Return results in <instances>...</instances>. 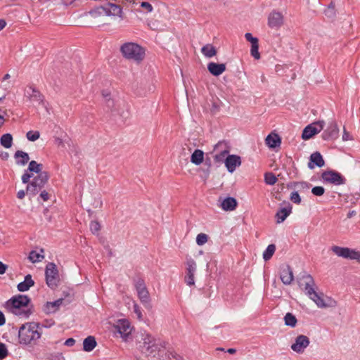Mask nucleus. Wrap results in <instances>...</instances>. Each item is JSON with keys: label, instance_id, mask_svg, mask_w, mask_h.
Listing matches in <instances>:
<instances>
[{"label": "nucleus", "instance_id": "nucleus-1", "mask_svg": "<svg viewBox=\"0 0 360 360\" xmlns=\"http://www.w3.org/2000/svg\"><path fill=\"white\" fill-rule=\"evenodd\" d=\"M30 301V298L26 295H15L6 302L5 307L8 311L20 318H27L31 314L28 307Z\"/></svg>", "mask_w": 360, "mask_h": 360}, {"label": "nucleus", "instance_id": "nucleus-2", "mask_svg": "<svg viewBox=\"0 0 360 360\" xmlns=\"http://www.w3.org/2000/svg\"><path fill=\"white\" fill-rule=\"evenodd\" d=\"M39 325L34 322H29L23 324L18 330L19 343L25 345H35L41 338Z\"/></svg>", "mask_w": 360, "mask_h": 360}, {"label": "nucleus", "instance_id": "nucleus-3", "mask_svg": "<svg viewBox=\"0 0 360 360\" xmlns=\"http://www.w3.org/2000/svg\"><path fill=\"white\" fill-rule=\"evenodd\" d=\"M120 52L127 60L136 63L142 62L146 56L145 49L134 42H126L120 46Z\"/></svg>", "mask_w": 360, "mask_h": 360}, {"label": "nucleus", "instance_id": "nucleus-4", "mask_svg": "<svg viewBox=\"0 0 360 360\" xmlns=\"http://www.w3.org/2000/svg\"><path fill=\"white\" fill-rule=\"evenodd\" d=\"M89 15L94 19L104 16H118L122 20L124 18L122 8L112 3L96 7L89 12Z\"/></svg>", "mask_w": 360, "mask_h": 360}, {"label": "nucleus", "instance_id": "nucleus-5", "mask_svg": "<svg viewBox=\"0 0 360 360\" xmlns=\"http://www.w3.org/2000/svg\"><path fill=\"white\" fill-rule=\"evenodd\" d=\"M45 276L48 286L52 289L56 288L59 282V275L56 265L54 263L49 262L46 265Z\"/></svg>", "mask_w": 360, "mask_h": 360}, {"label": "nucleus", "instance_id": "nucleus-6", "mask_svg": "<svg viewBox=\"0 0 360 360\" xmlns=\"http://www.w3.org/2000/svg\"><path fill=\"white\" fill-rule=\"evenodd\" d=\"M331 251L338 257L345 259L356 260L360 262V252L349 248L333 245L331 247Z\"/></svg>", "mask_w": 360, "mask_h": 360}, {"label": "nucleus", "instance_id": "nucleus-7", "mask_svg": "<svg viewBox=\"0 0 360 360\" xmlns=\"http://www.w3.org/2000/svg\"><path fill=\"white\" fill-rule=\"evenodd\" d=\"M142 347L144 352L148 355L153 354L155 356V354L160 349V346L156 342V340L150 334L143 333L142 334Z\"/></svg>", "mask_w": 360, "mask_h": 360}, {"label": "nucleus", "instance_id": "nucleus-8", "mask_svg": "<svg viewBox=\"0 0 360 360\" xmlns=\"http://www.w3.org/2000/svg\"><path fill=\"white\" fill-rule=\"evenodd\" d=\"M324 125V121H317L309 124L304 129L302 138L304 140L311 139L315 134H319L323 129Z\"/></svg>", "mask_w": 360, "mask_h": 360}, {"label": "nucleus", "instance_id": "nucleus-9", "mask_svg": "<svg viewBox=\"0 0 360 360\" xmlns=\"http://www.w3.org/2000/svg\"><path fill=\"white\" fill-rule=\"evenodd\" d=\"M114 328L124 341H127V338L131 335L132 331L131 323L127 319L118 320L114 325Z\"/></svg>", "mask_w": 360, "mask_h": 360}, {"label": "nucleus", "instance_id": "nucleus-10", "mask_svg": "<svg viewBox=\"0 0 360 360\" xmlns=\"http://www.w3.org/2000/svg\"><path fill=\"white\" fill-rule=\"evenodd\" d=\"M309 298L313 300L319 308L333 307L336 305V302L334 300L328 297H325L323 294H318L316 292L309 296Z\"/></svg>", "mask_w": 360, "mask_h": 360}, {"label": "nucleus", "instance_id": "nucleus-11", "mask_svg": "<svg viewBox=\"0 0 360 360\" xmlns=\"http://www.w3.org/2000/svg\"><path fill=\"white\" fill-rule=\"evenodd\" d=\"M323 181L338 186L345 184L346 179L340 173L335 171H326L321 174Z\"/></svg>", "mask_w": 360, "mask_h": 360}, {"label": "nucleus", "instance_id": "nucleus-12", "mask_svg": "<svg viewBox=\"0 0 360 360\" xmlns=\"http://www.w3.org/2000/svg\"><path fill=\"white\" fill-rule=\"evenodd\" d=\"M196 262L191 258H188L186 262V276L184 281L188 285H193L195 284L194 274L196 271Z\"/></svg>", "mask_w": 360, "mask_h": 360}, {"label": "nucleus", "instance_id": "nucleus-13", "mask_svg": "<svg viewBox=\"0 0 360 360\" xmlns=\"http://www.w3.org/2000/svg\"><path fill=\"white\" fill-rule=\"evenodd\" d=\"M43 165L42 164L37 163L34 160L30 162L27 169L22 176V181L23 184L29 182L30 178L32 177V172H35L37 174L42 173Z\"/></svg>", "mask_w": 360, "mask_h": 360}, {"label": "nucleus", "instance_id": "nucleus-14", "mask_svg": "<svg viewBox=\"0 0 360 360\" xmlns=\"http://www.w3.org/2000/svg\"><path fill=\"white\" fill-rule=\"evenodd\" d=\"M310 341L307 336L299 335L291 345V349L298 354H302L304 349L309 345Z\"/></svg>", "mask_w": 360, "mask_h": 360}, {"label": "nucleus", "instance_id": "nucleus-15", "mask_svg": "<svg viewBox=\"0 0 360 360\" xmlns=\"http://www.w3.org/2000/svg\"><path fill=\"white\" fill-rule=\"evenodd\" d=\"M135 288L140 301L143 304H149L150 301L149 292L146 287L144 281L141 279H139L135 283Z\"/></svg>", "mask_w": 360, "mask_h": 360}, {"label": "nucleus", "instance_id": "nucleus-16", "mask_svg": "<svg viewBox=\"0 0 360 360\" xmlns=\"http://www.w3.org/2000/svg\"><path fill=\"white\" fill-rule=\"evenodd\" d=\"M300 286L303 287L305 293L309 297L315 291V282L312 278V276L309 274H304L302 276L300 281Z\"/></svg>", "mask_w": 360, "mask_h": 360}, {"label": "nucleus", "instance_id": "nucleus-17", "mask_svg": "<svg viewBox=\"0 0 360 360\" xmlns=\"http://www.w3.org/2000/svg\"><path fill=\"white\" fill-rule=\"evenodd\" d=\"M214 151L217 153L214 155V160L216 162H225V158L229 153V150L225 142L219 141L214 147Z\"/></svg>", "mask_w": 360, "mask_h": 360}, {"label": "nucleus", "instance_id": "nucleus-18", "mask_svg": "<svg viewBox=\"0 0 360 360\" xmlns=\"http://www.w3.org/2000/svg\"><path fill=\"white\" fill-rule=\"evenodd\" d=\"M284 22V18L281 13L274 11L268 17V25L272 29L280 28Z\"/></svg>", "mask_w": 360, "mask_h": 360}, {"label": "nucleus", "instance_id": "nucleus-19", "mask_svg": "<svg viewBox=\"0 0 360 360\" xmlns=\"http://www.w3.org/2000/svg\"><path fill=\"white\" fill-rule=\"evenodd\" d=\"M339 129L335 122L329 124L328 128L323 132L322 138L324 140L335 139L338 137Z\"/></svg>", "mask_w": 360, "mask_h": 360}, {"label": "nucleus", "instance_id": "nucleus-20", "mask_svg": "<svg viewBox=\"0 0 360 360\" xmlns=\"http://www.w3.org/2000/svg\"><path fill=\"white\" fill-rule=\"evenodd\" d=\"M25 96L31 101L41 103L43 101V96L39 91L32 86H28L25 90Z\"/></svg>", "mask_w": 360, "mask_h": 360}, {"label": "nucleus", "instance_id": "nucleus-21", "mask_svg": "<svg viewBox=\"0 0 360 360\" xmlns=\"http://www.w3.org/2000/svg\"><path fill=\"white\" fill-rule=\"evenodd\" d=\"M240 164V158L236 155H228L225 159V166L231 173L233 172Z\"/></svg>", "mask_w": 360, "mask_h": 360}, {"label": "nucleus", "instance_id": "nucleus-22", "mask_svg": "<svg viewBox=\"0 0 360 360\" xmlns=\"http://www.w3.org/2000/svg\"><path fill=\"white\" fill-rule=\"evenodd\" d=\"M293 278L294 276L291 268L288 265L283 266L281 271V279L283 284L290 285Z\"/></svg>", "mask_w": 360, "mask_h": 360}, {"label": "nucleus", "instance_id": "nucleus-23", "mask_svg": "<svg viewBox=\"0 0 360 360\" xmlns=\"http://www.w3.org/2000/svg\"><path fill=\"white\" fill-rule=\"evenodd\" d=\"M324 164L325 162L321 153L319 152H315L310 156V161L308 163V167L312 169L315 166L321 167L324 165Z\"/></svg>", "mask_w": 360, "mask_h": 360}, {"label": "nucleus", "instance_id": "nucleus-24", "mask_svg": "<svg viewBox=\"0 0 360 360\" xmlns=\"http://www.w3.org/2000/svg\"><path fill=\"white\" fill-rule=\"evenodd\" d=\"M208 71L214 76H219L226 70V65L211 62L207 65Z\"/></svg>", "mask_w": 360, "mask_h": 360}, {"label": "nucleus", "instance_id": "nucleus-25", "mask_svg": "<svg viewBox=\"0 0 360 360\" xmlns=\"http://www.w3.org/2000/svg\"><path fill=\"white\" fill-rule=\"evenodd\" d=\"M63 299L62 298L54 302H47L44 307V312L48 314L56 312L63 304Z\"/></svg>", "mask_w": 360, "mask_h": 360}, {"label": "nucleus", "instance_id": "nucleus-26", "mask_svg": "<svg viewBox=\"0 0 360 360\" xmlns=\"http://www.w3.org/2000/svg\"><path fill=\"white\" fill-rule=\"evenodd\" d=\"M237 205V201L234 198L227 197L221 202L220 207L224 211H233L236 208Z\"/></svg>", "mask_w": 360, "mask_h": 360}, {"label": "nucleus", "instance_id": "nucleus-27", "mask_svg": "<svg viewBox=\"0 0 360 360\" xmlns=\"http://www.w3.org/2000/svg\"><path fill=\"white\" fill-rule=\"evenodd\" d=\"M34 285V281L32 278V276L30 274H27L25 277V280L22 282L18 283L17 288L18 290L20 292H25L30 289V287Z\"/></svg>", "mask_w": 360, "mask_h": 360}, {"label": "nucleus", "instance_id": "nucleus-28", "mask_svg": "<svg viewBox=\"0 0 360 360\" xmlns=\"http://www.w3.org/2000/svg\"><path fill=\"white\" fill-rule=\"evenodd\" d=\"M266 144L271 148H275L281 144V139L276 134H269L265 139Z\"/></svg>", "mask_w": 360, "mask_h": 360}, {"label": "nucleus", "instance_id": "nucleus-29", "mask_svg": "<svg viewBox=\"0 0 360 360\" xmlns=\"http://www.w3.org/2000/svg\"><path fill=\"white\" fill-rule=\"evenodd\" d=\"M292 211V207L288 205V207L281 208L276 214V222L278 224L282 223L290 215Z\"/></svg>", "mask_w": 360, "mask_h": 360}, {"label": "nucleus", "instance_id": "nucleus-30", "mask_svg": "<svg viewBox=\"0 0 360 360\" xmlns=\"http://www.w3.org/2000/svg\"><path fill=\"white\" fill-rule=\"evenodd\" d=\"M96 345L97 342L94 336L89 335L83 341V349L87 352L94 350Z\"/></svg>", "mask_w": 360, "mask_h": 360}, {"label": "nucleus", "instance_id": "nucleus-31", "mask_svg": "<svg viewBox=\"0 0 360 360\" xmlns=\"http://www.w3.org/2000/svg\"><path fill=\"white\" fill-rule=\"evenodd\" d=\"M17 165H25L30 160L29 155L22 150H17L14 155Z\"/></svg>", "mask_w": 360, "mask_h": 360}, {"label": "nucleus", "instance_id": "nucleus-32", "mask_svg": "<svg viewBox=\"0 0 360 360\" xmlns=\"http://www.w3.org/2000/svg\"><path fill=\"white\" fill-rule=\"evenodd\" d=\"M204 161V152L200 149H195L191 154V162L195 165H200Z\"/></svg>", "mask_w": 360, "mask_h": 360}, {"label": "nucleus", "instance_id": "nucleus-33", "mask_svg": "<svg viewBox=\"0 0 360 360\" xmlns=\"http://www.w3.org/2000/svg\"><path fill=\"white\" fill-rule=\"evenodd\" d=\"M49 178V176L46 172H44L42 173H40L37 174V176H35L32 181L36 182V184L42 188L44 185L48 181V179Z\"/></svg>", "mask_w": 360, "mask_h": 360}, {"label": "nucleus", "instance_id": "nucleus-34", "mask_svg": "<svg viewBox=\"0 0 360 360\" xmlns=\"http://www.w3.org/2000/svg\"><path fill=\"white\" fill-rule=\"evenodd\" d=\"M202 53L207 58H212L217 54L216 49L212 44H206L201 49Z\"/></svg>", "mask_w": 360, "mask_h": 360}, {"label": "nucleus", "instance_id": "nucleus-35", "mask_svg": "<svg viewBox=\"0 0 360 360\" xmlns=\"http://www.w3.org/2000/svg\"><path fill=\"white\" fill-rule=\"evenodd\" d=\"M0 143L6 148H10L13 143V136L11 134H5L1 136Z\"/></svg>", "mask_w": 360, "mask_h": 360}, {"label": "nucleus", "instance_id": "nucleus-36", "mask_svg": "<svg viewBox=\"0 0 360 360\" xmlns=\"http://www.w3.org/2000/svg\"><path fill=\"white\" fill-rule=\"evenodd\" d=\"M285 324L292 328L295 327L297 323V320L292 314L288 312L284 316Z\"/></svg>", "mask_w": 360, "mask_h": 360}, {"label": "nucleus", "instance_id": "nucleus-37", "mask_svg": "<svg viewBox=\"0 0 360 360\" xmlns=\"http://www.w3.org/2000/svg\"><path fill=\"white\" fill-rule=\"evenodd\" d=\"M276 250V246L274 244L269 245L263 253V258L265 261H268L271 258Z\"/></svg>", "mask_w": 360, "mask_h": 360}, {"label": "nucleus", "instance_id": "nucleus-38", "mask_svg": "<svg viewBox=\"0 0 360 360\" xmlns=\"http://www.w3.org/2000/svg\"><path fill=\"white\" fill-rule=\"evenodd\" d=\"M41 188L36 184V182L31 181L27 186V194L35 195Z\"/></svg>", "mask_w": 360, "mask_h": 360}, {"label": "nucleus", "instance_id": "nucleus-39", "mask_svg": "<svg viewBox=\"0 0 360 360\" xmlns=\"http://www.w3.org/2000/svg\"><path fill=\"white\" fill-rule=\"evenodd\" d=\"M44 256L37 252L32 250L30 252L28 259L32 263L41 262L44 259Z\"/></svg>", "mask_w": 360, "mask_h": 360}, {"label": "nucleus", "instance_id": "nucleus-40", "mask_svg": "<svg viewBox=\"0 0 360 360\" xmlns=\"http://www.w3.org/2000/svg\"><path fill=\"white\" fill-rule=\"evenodd\" d=\"M264 181L268 185H274L276 183L277 178L273 173L269 172L265 174Z\"/></svg>", "mask_w": 360, "mask_h": 360}, {"label": "nucleus", "instance_id": "nucleus-41", "mask_svg": "<svg viewBox=\"0 0 360 360\" xmlns=\"http://www.w3.org/2000/svg\"><path fill=\"white\" fill-rule=\"evenodd\" d=\"M207 240L208 236L203 233H199L196 237V243L200 246L205 245Z\"/></svg>", "mask_w": 360, "mask_h": 360}, {"label": "nucleus", "instance_id": "nucleus-42", "mask_svg": "<svg viewBox=\"0 0 360 360\" xmlns=\"http://www.w3.org/2000/svg\"><path fill=\"white\" fill-rule=\"evenodd\" d=\"M39 136L40 134L38 131H29L26 134L27 139L31 141L37 140L39 138Z\"/></svg>", "mask_w": 360, "mask_h": 360}, {"label": "nucleus", "instance_id": "nucleus-43", "mask_svg": "<svg viewBox=\"0 0 360 360\" xmlns=\"http://www.w3.org/2000/svg\"><path fill=\"white\" fill-rule=\"evenodd\" d=\"M259 44H255L251 45V55L255 58V59H259L260 58V54L259 53Z\"/></svg>", "mask_w": 360, "mask_h": 360}, {"label": "nucleus", "instance_id": "nucleus-44", "mask_svg": "<svg viewBox=\"0 0 360 360\" xmlns=\"http://www.w3.org/2000/svg\"><path fill=\"white\" fill-rule=\"evenodd\" d=\"M90 230L94 234H96L98 233L101 229L100 224L96 221H92L90 223Z\"/></svg>", "mask_w": 360, "mask_h": 360}, {"label": "nucleus", "instance_id": "nucleus-45", "mask_svg": "<svg viewBox=\"0 0 360 360\" xmlns=\"http://www.w3.org/2000/svg\"><path fill=\"white\" fill-rule=\"evenodd\" d=\"M8 354L6 346L4 343H0V360L5 359Z\"/></svg>", "mask_w": 360, "mask_h": 360}, {"label": "nucleus", "instance_id": "nucleus-46", "mask_svg": "<svg viewBox=\"0 0 360 360\" xmlns=\"http://www.w3.org/2000/svg\"><path fill=\"white\" fill-rule=\"evenodd\" d=\"M290 199L292 202L297 205L301 202V198L297 191H293L291 193Z\"/></svg>", "mask_w": 360, "mask_h": 360}, {"label": "nucleus", "instance_id": "nucleus-47", "mask_svg": "<svg viewBox=\"0 0 360 360\" xmlns=\"http://www.w3.org/2000/svg\"><path fill=\"white\" fill-rule=\"evenodd\" d=\"M324 192L325 189L322 186H315L311 189V193L316 196H321Z\"/></svg>", "mask_w": 360, "mask_h": 360}, {"label": "nucleus", "instance_id": "nucleus-48", "mask_svg": "<svg viewBox=\"0 0 360 360\" xmlns=\"http://www.w3.org/2000/svg\"><path fill=\"white\" fill-rule=\"evenodd\" d=\"M132 304H133L134 312L136 314L138 319L141 320L142 319V313H141L139 306L137 304V303L135 301H132Z\"/></svg>", "mask_w": 360, "mask_h": 360}, {"label": "nucleus", "instance_id": "nucleus-49", "mask_svg": "<svg viewBox=\"0 0 360 360\" xmlns=\"http://www.w3.org/2000/svg\"><path fill=\"white\" fill-rule=\"evenodd\" d=\"M141 7L143 10H145L147 13H150L153 10V6L149 2H146V1L141 2Z\"/></svg>", "mask_w": 360, "mask_h": 360}, {"label": "nucleus", "instance_id": "nucleus-50", "mask_svg": "<svg viewBox=\"0 0 360 360\" xmlns=\"http://www.w3.org/2000/svg\"><path fill=\"white\" fill-rule=\"evenodd\" d=\"M245 37L247 41H248L251 43V45L258 43V39L256 37H254L251 33H246L245 34Z\"/></svg>", "mask_w": 360, "mask_h": 360}, {"label": "nucleus", "instance_id": "nucleus-51", "mask_svg": "<svg viewBox=\"0 0 360 360\" xmlns=\"http://www.w3.org/2000/svg\"><path fill=\"white\" fill-rule=\"evenodd\" d=\"M325 14L328 17H333L335 15L334 6H330L325 11Z\"/></svg>", "mask_w": 360, "mask_h": 360}, {"label": "nucleus", "instance_id": "nucleus-52", "mask_svg": "<svg viewBox=\"0 0 360 360\" xmlns=\"http://www.w3.org/2000/svg\"><path fill=\"white\" fill-rule=\"evenodd\" d=\"M342 140L343 141H348V140H352V136L349 134V132H347L345 129H344V132L342 134Z\"/></svg>", "mask_w": 360, "mask_h": 360}, {"label": "nucleus", "instance_id": "nucleus-53", "mask_svg": "<svg viewBox=\"0 0 360 360\" xmlns=\"http://www.w3.org/2000/svg\"><path fill=\"white\" fill-rule=\"evenodd\" d=\"M65 345L68 347H72L75 344V340L73 338H68L65 342Z\"/></svg>", "mask_w": 360, "mask_h": 360}, {"label": "nucleus", "instance_id": "nucleus-54", "mask_svg": "<svg viewBox=\"0 0 360 360\" xmlns=\"http://www.w3.org/2000/svg\"><path fill=\"white\" fill-rule=\"evenodd\" d=\"M40 197L44 201H46L49 199V194L46 191H42L40 193Z\"/></svg>", "mask_w": 360, "mask_h": 360}, {"label": "nucleus", "instance_id": "nucleus-55", "mask_svg": "<svg viewBox=\"0 0 360 360\" xmlns=\"http://www.w3.org/2000/svg\"><path fill=\"white\" fill-rule=\"evenodd\" d=\"M7 268V265L0 262V274H4L6 272Z\"/></svg>", "mask_w": 360, "mask_h": 360}, {"label": "nucleus", "instance_id": "nucleus-56", "mask_svg": "<svg viewBox=\"0 0 360 360\" xmlns=\"http://www.w3.org/2000/svg\"><path fill=\"white\" fill-rule=\"evenodd\" d=\"M55 143L58 146H64V143H63V139L59 138V137H56L55 138Z\"/></svg>", "mask_w": 360, "mask_h": 360}, {"label": "nucleus", "instance_id": "nucleus-57", "mask_svg": "<svg viewBox=\"0 0 360 360\" xmlns=\"http://www.w3.org/2000/svg\"><path fill=\"white\" fill-rule=\"evenodd\" d=\"M9 157V155L7 152L1 151L0 152V158L3 160H6Z\"/></svg>", "mask_w": 360, "mask_h": 360}, {"label": "nucleus", "instance_id": "nucleus-58", "mask_svg": "<svg viewBox=\"0 0 360 360\" xmlns=\"http://www.w3.org/2000/svg\"><path fill=\"white\" fill-rule=\"evenodd\" d=\"M6 323L5 316L2 311H0V326L4 325Z\"/></svg>", "mask_w": 360, "mask_h": 360}, {"label": "nucleus", "instance_id": "nucleus-59", "mask_svg": "<svg viewBox=\"0 0 360 360\" xmlns=\"http://www.w3.org/2000/svg\"><path fill=\"white\" fill-rule=\"evenodd\" d=\"M25 195V191H24V190H20V191L18 192V193H17V197H18V198H19V199H22V198H24Z\"/></svg>", "mask_w": 360, "mask_h": 360}, {"label": "nucleus", "instance_id": "nucleus-60", "mask_svg": "<svg viewBox=\"0 0 360 360\" xmlns=\"http://www.w3.org/2000/svg\"><path fill=\"white\" fill-rule=\"evenodd\" d=\"M6 25V22L4 19H0V30H3Z\"/></svg>", "mask_w": 360, "mask_h": 360}, {"label": "nucleus", "instance_id": "nucleus-61", "mask_svg": "<svg viewBox=\"0 0 360 360\" xmlns=\"http://www.w3.org/2000/svg\"><path fill=\"white\" fill-rule=\"evenodd\" d=\"M4 121L5 120L4 115L0 114V127L4 124Z\"/></svg>", "mask_w": 360, "mask_h": 360}, {"label": "nucleus", "instance_id": "nucleus-62", "mask_svg": "<svg viewBox=\"0 0 360 360\" xmlns=\"http://www.w3.org/2000/svg\"><path fill=\"white\" fill-rule=\"evenodd\" d=\"M356 214L355 211L349 212L347 214L348 218H351L352 216H354Z\"/></svg>", "mask_w": 360, "mask_h": 360}, {"label": "nucleus", "instance_id": "nucleus-63", "mask_svg": "<svg viewBox=\"0 0 360 360\" xmlns=\"http://www.w3.org/2000/svg\"><path fill=\"white\" fill-rule=\"evenodd\" d=\"M227 352H228L229 354H234V353L236 352V350L235 349H233V348H230V349H229L227 350Z\"/></svg>", "mask_w": 360, "mask_h": 360}, {"label": "nucleus", "instance_id": "nucleus-64", "mask_svg": "<svg viewBox=\"0 0 360 360\" xmlns=\"http://www.w3.org/2000/svg\"><path fill=\"white\" fill-rule=\"evenodd\" d=\"M10 78V75L9 74H6L4 77V79H3V82L9 79Z\"/></svg>", "mask_w": 360, "mask_h": 360}]
</instances>
